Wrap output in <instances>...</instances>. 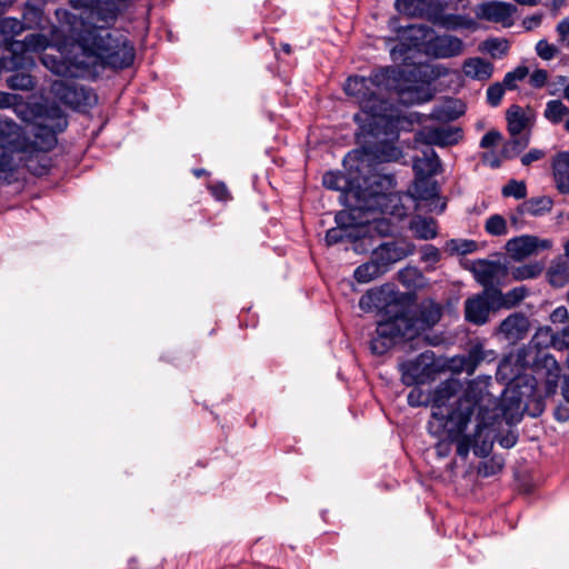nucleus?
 <instances>
[{"instance_id": "nucleus-2", "label": "nucleus", "mask_w": 569, "mask_h": 569, "mask_svg": "<svg viewBox=\"0 0 569 569\" xmlns=\"http://www.w3.org/2000/svg\"><path fill=\"white\" fill-rule=\"evenodd\" d=\"M56 17L63 32L72 40L68 53L44 54L42 63L53 73L64 78H82L97 66L123 69L134 59V48L122 36L113 37L107 27L110 23L90 21L66 9H57Z\"/></svg>"}, {"instance_id": "nucleus-30", "label": "nucleus", "mask_w": 569, "mask_h": 569, "mask_svg": "<svg viewBox=\"0 0 569 569\" xmlns=\"http://www.w3.org/2000/svg\"><path fill=\"white\" fill-rule=\"evenodd\" d=\"M508 131L511 137L519 138L520 133L528 127V118L519 106H511L506 113Z\"/></svg>"}, {"instance_id": "nucleus-57", "label": "nucleus", "mask_w": 569, "mask_h": 569, "mask_svg": "<svg viewBox=\"0 0 569 569\" xmlns=\"http://www.w3.org/2000/svg\"><path fill=\"white\" fill-rule=\"evenodd\" d=\"M511 368V361L509 359L502 360L497 369V379L502 381H511L512 378L508 376V371Z\"/></svg>"}, {"instance_id": "nucleus-50", "label": "nucleus", "mask_w": 569, "mask_h": 569, "mask_svg": "<svg viewBox=\"0 0 569 569\" xmlns=\"http://www.w3.org/2000/svg\"><path fill=\"white\" fill-rule=\"evenodd\" d=\"M487 49L491 54H496V52H499L500 56H503L509 50V43L507 40H499V39H492L487 41Z\"/></svg>"}, {"instance_id": "nucleus-42", "label": "nucleus", "mask_w": 569, "mask_h": 569, "mask_svg": "<svg viewBox=\"0 0 569 569\" xmlns=\"http://www.w3.org/2000/svg\"><path fill=\"white\" fill-rule=\"evenodd\" d=\"M485 230L491 236L508 233L507 220L501 214H492L485 222Z\"/></svg>"}, {"instance_id": "nucleus-41", "label": "nucleus", "mask_w": 569, "mask_h": 569, "mask_svg": "<svg viewBox=\"0 0 569 569\" xmlns=\"http://www.w3.org/2000/svg\"><path fill=\"white\" fill-rule=\"evenodd\" d=\"M529 143L528 134H523L522 137L515 138L511 137L509 141H507L502 148V156L507 159L516 157L520 151H522Z\"/></svg>"}, {"instance_id": "nucleus-10", "label": "nucleus", "mask_w": 569, "mask_h": 569, "mask_svg": "<svg viewBox=\"0 0 569 569\" xmlns=\"http://www.w3.org/2000/svg\"><path fill=\"white\" fill-rule=\"evenodd\" d=\"M51 92L54 98L73 109L90 107L97 100L89 89L68 80L53 81Z\"/></svg>"}, {"instance_id": "nucleus-17", "label": "nucleus", "mask_w": 569, "mask_h": 569, "mask_svg": "<svg viewBox=\"0 0 569 569\" xmlns=\"http://www.w3.org/2000/svg\"><path fill=\"white\" fill-rule=\"evenodd\" d=\"M413 252V246L409 242L405 241H391L385 242L375 249L372 256L377 259V261L381 264V267L386 268V271L389 267Z\"/></svg>"}, {"instance_id": "nucleus-55", "label": "nucleus", "mask_w": 569, "mask_h": 569, "mask_svg": "<svg viewBox=\"0 0 569 569\" xmlns=\"http://www.w3.org/2000/svg\"><path fill=\"white\" fill-rule=\"evenodd\" d=\"M543 157H545V152L542 150L531 149L529 152H527L526 154H523L521 157V163L523 166H529L532 162L542 159Z\"/></svg>"}, {"instance_id": "nucleus-52", "label": "nucleus", "mask_w": 569, "mask_h": 569, "mask_svg": "<svg viewBox=\"0 0 569 569\" xmlns=\"http://www.w3.org/2000/svg\"><path fill=\"white\" fill-rule=\"evenodd\" d=\"M502 462L496 459H491L481 465L479 471L482 476L489 477L502 469Z\"/></svg>"}, {"instance_id": "nucleus-6", "label": "nucleus", "mask_w": 569, "mask_h": 569, "mask_svg": "<svg viewBox=\"0 0 569 569\" xmlns=\"http://www.w3.org/2000/svg\"><path fill=\"white\" fill-rule=\"evenodd\" d=\"M345 167L350 170V179L342 173L327 172L323 176V186L331 190L342 191L349 208L356 202V198H349V193L355 191H365L367 179L375 172H381L378 169L369 170L370 158L360 151L349 152L345 158Z\"/></svg>"}, {"instance_id": "nucleus-64", "label": "nucleus", "mask_w": 569, "mask_h": 569, "mask_svg": "<svg viewBox=\"0 0 569 569\" xmlns=\"http://www.w3.org/2000/svg\"><path fill=\"white\" fill-rule=\"evenodd\" d=\"M555 417L559 421H567L569 419V412L567 409L558 408L555 412Z\"/></svg>"}, {"instance_id": "nucleus-32", "label": "nucleus", "mask_w": 569, "mask_h": 569, "mask_svg": "<svg viewBox=\"0 0 569 569\" xmlns=\"http://www.w3.org/2000/svg\"><path fill=\"white\" fill-rule=\"evenodd\" d=\"M429 0H396L395 8L408 17H423L429 8Z\"/></svg>"}, {"instance_id": "nucleus-37", "label": "nucleus", "mask_w": 569, "mask_h": 569, "mask_svg": "<svg viewBox=\"0 0 569 569\" xmlns=\"http://www.w3.org/2000/svg\"><path fill=\"white\" fill-rule=\"evenodd\" d=\"M543 271V264L540 262H531L516 267L511 270L512 278L516 280L535 279Z\"/></svg>"}, {"instance_id": "nucleus-13", "label": "nucleus", "mask_w": 569, "mask_h": 569, "mask_svg": "<svg viewBox=\"0 0 569 569\" xmlns=\"http://www.w3.org/2000/svg\"><path fill=\"white\" fill-rule=\"evenodd\" d=\"M496 303L492 290L485 289L482 293L475 295L465 301V318L468 322L482 326L489 320L491 306Z\"/></svg>"}, {"instance_id": "nucleus-15", "label": "nucleus", "mask_w": 569, "mask_h": 569, "mask_svg": "<svg viewBox=\"0 0 569 569\" xmlns=\"http://www.w3.org/2000/svg\"><path fill=\"white\" fill-rule=\"evenodd\" d=\"M425 51L428 56L437 59H449L462 54L465 43L456 36L442 34L429 39L425 43Z\"/></svg>"}, {"instance_id": "nucleus-54", "label": "nucleus", "mask_w": 569, "mask_h": 569, "mask_svg": "<svg viewBox=\"0 0 569 569\" xmlns=\"http://www.w3.org/2000/svg\"><path fill=\"white\" fill-rule=\"evenodd\" d=\"M559 36V42L565 44L569 43V17L562 19L556 27Z\"/></svg>"}, {"instance_id": "nucleus-18", "label": "nucleus", "mask_w": 569, "mask_h": 569, "mask_svg": "<svg viewBox=\"0 0 569 569\" xmlns=\"http://www.w3.org/2000/svg\"><path fill=\"white\" fill-rule=\"evenodd\" d=\"M39 127L49 130V133L47 134L46 144L47 148H52L57 142L54 136L56 132L62 131L67 127V120L64 118L62 110L54 104L44 106L43 112L39 117Z\"/></svg>"}, {"instance_id": "nucleus-63", "label": "nucleus", "mask_w": 569, "mask_h": 569, "mask_svg": "<svg viewBox=\"0 0 569 569\" xmlns=\"http://www.w3.org/2000/svg\"><path fill=\"white\" fill-rule=\"evenodd\" d=\"M540 22H541V17L540 16H532L530 18H527L523 21V24H525L527 30H531L532 28L538 27L540 24Z\"/></svg>"}, {"instance_id": "nucleus-28", "label": "nucleus", "mask_w": 569, "mask_h": 569, "mask_svg": "<svg viewBox=\"0 0 569 569\" xmlns=\"http://www.w3.org/2000/svg\"><path fill=\"white\" fill-rule=\"evenodd\" d=\"M552 208V200L548 197H537L523 201L518 206L517 211L520 216H541L549 212Z\"/></svg>"}, {"instance_id": "nucleus-40", "label": "nucleus", "mask_w": 569, "mask_h": 569, "mask_svg": "<svg viewBox=\"0 0 569 569\" xmlns=\"http://www.w3.org/2000/svg\"><path fill=\"white\" fill-rule=\"evenodd\" d=\"M557 338L558 332L553 333L552 330L548 327L539 328L537 332L535 333L531 343H533L536 347H548L549 345H552L557 349H561L557 345Z\"/></svg>"}, {"instance_id": "nucleus-22", "label": "nucleus", "mask_w": 569, "mask_h": 569, "mask_svg": "<svg viewBox=\"0 0 569 569\" xmlns=\"http://www.w3.org/2000/svg\"><path fill=\"white\" fill-rule=\"evenodd\" d=\"M553 178L561 193H569V152H560L552 163Z\"/></svg>"}, {"instance_id": "nucleus-29", "label": "nucleus", "mask_w": 569, "mask_h": 569, "mask_svg": "<svg viewBox=\"0 0 569 569\" xmlns=\"http://www.w3.org/2000/svg\"><path fill=\"white\" fill-rule=\"evenodd\" d=\"M386 268L381 267V264L377 261V259L372 256V259L366 263L360 264L353 272L355 279L360 283L370 282L383 273H386Z\"/></svg>"}, {"instance_id": "nucleus-31", "label": "nucleus", "mask_w": 569, "mask_h": 569, "mask_svg": "<svg viewBox=\"0 0 569 569\" xmlns=\"http://www.w3.org/2000/svg\"><path fill=\"white\" fill-rule=\"evenodd\" d=\"M468 375L471 376L481 362H491L496 359L493 350H486L481 343H475L468 351Z\"/></svg>"}, {"instance_id": "nucleus-14", "label": "nucleus", "mask_w": 569, "mask_h": 569, "mask_svg": "<svg viewBox=\"0 0 569 569\" xmlns=\"http://www.w3.org/2000/svg\"><path fill=\"white\" fill-rule=\"evenodd\" d=\"M461 138V130L452 126L425 127L417 133V141L442 148L457 144Z\"/></svg>"}, {"instance_id": "nucleus-62", "label": "nucleus", "mask_w": 569, "mask_h": 569, "mask_svg": "<svg viewBox=\"0 0 569 569\" xmlns=\"http://www.w3.org/2000/svg\"><path fill=\"white\" fill-rule=\"evenodd\" d=\"M477 248V244L475 241H462L460 242L459 244H457L455 247V249L459 252V253H462V254H466V253H470L472 251H475Z\"/></svg>"}, {"instance_id": "nucleus-51", "label": "nucleus", "mask_w": 569, "mask_h": 569, "mask_svg": "<svg viewBox=\"0 0 569 569\" xmlns=\"http://www.w3.org/2000/svg\"><path fill=\"white\" fill-rule=\"evenodd\" d=\"M549 78V73L545 69L535 70L529 78V83L533 88H542Z\"/></svg>"}, {"instance_id": "nucleus-59", "label": "nucleus", "mask_w": 569, "mask_h": 569, "mask_svg": "<svg viewBox=\"0 0 569 569\" xmlns=\"http://www.w3.org/2000/svg\"><path fill=\"white\" fill-rule=\"evenodd\" d=\"M211 192L218 200H226L229 198V192L223 183H219L211 187Z\"/></svg>"}, {"instance_id": "nucleus-9", "label": "nucleus", "mask_w": 569, "mask_h": 569, "mask_svg": "<svg viewBox=\"0 0 569 569\" xmlns=\"http://www.w3.org/2000/svg\"><path fill=\"white\" fill-rule=\"evenodd\" d=\"M399 370L403 385L408 387L425 385L433 380L438 372L435 353L430 350L421 352L412 359L402 361L399 365Z\"/></svg>"}, {"instance_id": "nucleus-47", "label": "nucleus", "mask_w": 569, "mask_h": 569, "mask_svg": "<svg viewBox=\"0 0 569 569\" xmlns=\"http://www.w3.org/2000/svg\"><path fill=\"white\" fill-rule=\"evenodd\" d=\"M505 84L502 83H493L487 89V100L488 103L492 107H497L505 94Z\"/></svg>"}, {"instance_id": "nucleus-49", "label": "nucleus", "mask_w": 569, "mask_h": 569, "mask_svg": "<svg viewBox=\"0 0 569 569\" xmlns=\"http://www.w3.org/2000/svg\"><path fill=\"white\" fill-rule=\"evenodd\" d=\"M469 361L467 356H456L448 361V368L456 373L467 372L469 368Z\"/></svg>"}, {"instance_id": "nucleus-36", "label": "nucleus", "mask_w": 569, "mask_h": 569, "mask_svg": "<svg viewBox=\"0 0 569 569\" xmlns=\"http://www.w3.org/2000/svg\"><path fill=\"white\" fill-rule=\"evenodd\" d=\"M415 234L425 240L433 239L437 236V224L433 219L418 217L411 223Z\"/></svg>"}, {"instance_id": "nucleus-60", "label": "nucleus", "mask_w": 569, "mask_h": 569, "mask_svg": "<svg viewBox=\"0 0 569 569\" xmlns=\"http://www.w3.org/2000/svg\"><path fill=\"white\" fill-rule=\"evenodd\" d=\"M499 443L503 448H512L517 443V436L515 432L509 431L506 436L499 439Z\"/></svg>"}, {"instance_id": "nucleus-12", "label": "nucleus", "mask_w": 569, "mask_h": 569, "mask_svg": "<svg viewBox=\"0 0 569 569\" xmlns=\"http://www.w3.org/2000/svg\"><path fill=\"white\" fill-rule=\"evenodd\" d=\"M517 8L509 2L490 0L482 1L475 8L476 17L509 28L513 24V14Z\"/></svg>"}, {"instance_id": "nucleus-39", "label": "nucleus", "mask_w": 569, "mask_h": 569, "mask_svg": "<svg viewBox=\"0 0 569 569\" xmlns=\"http://www.w3.org/2000/svg\"><path fill=\"white\" fill-rule=\"evenodd\" d=\"M47 0H27L23 9V19L32 22L42 20Z\"/></svg>"}, {"instance_id": "nucleus-23", "label": "nucleus", "mask_w": 569, "mask_h": 569, "mask_svg": "<svg viewBox=\"0 0 569 569\" xmlns=\"http://www.w3.org/2000/svg\"><path fill=\"white\" fill-rule=\"evenodd\" d=\"M413 170L416 176L432 177L441 171V161L433 150H428L415 160Z\"/></svg>"}, {"instance_id": "nucleus-24", "label": "nucleus", "mask_w": 569, "mask_h": 569, "mask_svg": "<svg viewBox=\"0 0 569 569\" xmlns=\"http://www.w3.org/2000/svg\"><path fill=\"white\" fill-rule=\"evenodd\" d=\"M431 20L447 30L471 29L476 26L471 18L453 13L436 14Z\"/></svg>"}, {"instance_id": "nucleus-3", "label": "nucleus", "mask_w": 569, "mask_h": 569, "mask_svg": "<svg viewBox=\"0 0 569 569\" xmlns=\"http://www.w3.org/2000/svg\"><path fill=\"white\" fill-rule=\"evenodd\" d=\"M389 80V70L381 69L369 77L352 76L345 83V92L360 107L353 120L363 133L378 137L386 133L391 122L392 106L386 98Z\"/></svg>"}, {"instance_id": "nucleus-33", "label": "nucleus", "mask_w": 569, "mask_h": 569, "mask_svg": "<svg viewBox=\"0 0 569 569\" xmlns=\"http://www.w3.org/2000/svg\"><path fill=\"white\" fill-rule=\"evenodd\" d=\"M14 149L7 137H0V176L14 170Z\"/></svg>"}, {"instance_id": "nucleus-58", "label": "nucleus", "mask_w": 569, "mask_h": 569, "mask_svg": "<svg viewBox=\"0 0 569 569\" xmlns=\"http://www.w3.org/2000/svg\"><path fill=\"white\" fill-rule=\"evenodd\" d=\"M18 96L0 91V109L12 107L17 102Z\"/></svg>"}, {"instance_id": "nucleus-44", "label": "nucleus", "mask_w": 569, "mask_h": 569, "mask_svg": "<svg viewBox=\"0 0 569 569\" xmlns=\"http://www.w3.org/2000/svg\"><path fill=\"white\" fill-rule=\"evenodd\" d=\"M528 74L529 69L527 67H517L515 70L506 73L503 78V84L506 88L512 90L517 87L516 82L523 80Z\"/></svg>"}, {"instance_id": "nucleus-20", "label": "nucleus", "mask_w": 569, "mask_h": 569, "mask_svg": "<svg viewBox=\"0 0 569 569\" xmlns=\"http://www.w3.org/2000/svg\"><path fill=\"white\" fill-rule=\"evenodd\" d=\"M472 272L476 280L486 289L491 287L501 272V266L498 262L479 260L473 263Z\"/></svg>"}, {"instance_id": "nucleus-8", "label": "nucleus", "mask_w": 569, "mask_h": 569, "mask_svg": "<svg viewBox=\"0 0 569 569\" xmlns=\"http://www.w3.org/2000/svg\"><path fill=\"white\" fill-rule=\"evenodd\" d=\"M405 295L395 291L390 286L368 290L359 300V307L366 312H383L387 319L396 317L405 308Z\"/></svg>"}, {"instance_id": "nucleus-27", "label": "nucleus", "mask_w": 569, "mask_h": 569, "mask_svg": "<svg viewBox=\"0 0 569 569\" xmlns=\"http://www.w3.org/2000/svg\"><path fill=\"white\" fill-rule=\"evenodd\" d=\"M528 295V289L525 286L516 287L506 293L499 290H492L497 307L510 309L520 303Z\"/></svg>"}, {"instance_id": "nucleus-53", "label": "nucleus", "mask_w": 569, "mask_h": 569, "mask_svg": "<svg viewBox=\"0 0 569 569\" xmlns=\"http://www.w3.org/2000/svg\"><path fill=\"white\" fill-rule=\"evenodd\" d=\"M502 139V136L499 131L490 130L488 131L480 140V147L481 148H490L496 146L500 140Z\"/></svg>"}, {"instance_id": "nucleus-21", "label": "nucleus", "mask_w": 569, "mask_h": 569, "mask_svg": "<svg viewBox=\"0 0 569 569\" xmlns=\"http://www.w3.org/2000/svg\"><path fill=\"white\" fill-rule=\"evenodd\" d=\"M462 70L466 77L482 81L491 78L493 66L482 58L475 57L465 60Z\"/></svg>"}, {"instance_id": "nucleus-25", "label": "nucleus", "mask_w": 569, "mask_h": 569, "mask_svg": "<svg viewBox=\"0 0 569 569\" xmlns=\"http://www.w3.org/2000/svg\"><path fill=\"white\" fill-rule=\"evenodd\" d=\"M549 282L553 287H563L569 282V259L562 256L557 257L550 264L547 272Z\"/></svg>"}, {"instance_id": "nucleus-45", "label": "nucleus", "mask_w": 569, "mask_h": 569, "mask_svg": "<svg viewBox=\"0 0 569 569\" xmlns=\"http://www.w3.org/2000/svg\"><path fill=\"white\" fill-rule=\"evenodd\" d=\"M502 194L505 197L523 199L527 194L526 184L522 181L511 180L502 188Z\"/></svg>"}, {"instance_id": "nucleus-38", "label": "nucleus", "mask_w": 569, "mask_h": 569, "mask_svg": "<svg viewBox=\"0 0 569 569\" xmlns=\"http://www.w3.org/2000/svg\"><path fill=\"white\" fill-rule=\"evenodd\" d=\"M7 86L12 90L30 91L34 89L36 82L31 74L17 72L7 79Z\"/></svg>"}, {"instance_id": "nucleus-19", "label": "nucleus", "mask_w": 569, "mask_h": 569, "mask_svg": "<svg viewBox=\"0 0 569 569\" xmlns=\"http://www.w3.org/2000/svg\"><path fill=\"white\" fill-rule=\"evenodd\" d=\"M530 329L529 319L522 313L508 316L499 326V332L510 342L522 340Z\"/></svg>"}, {"instance_id": "nucleus-43", "label": "nucleus", "mask_w": 569, "mask_h": 569, "mask_svg": "<svg viewBox=\"0 0 569 569\" xmlns=\"http://www.w3.org/2000/svg\"><path fill=\"white\" fill-rule=\"evenodd\" d=\"M49 46V39L41 33H31L26 36L23 47L29 51L44 50Z\"/></svg>"}, {"instance_id": "nucleus-4", "label": "nucleus", "mask_w": 569, "mask_h": 569, "mask_svg": "<svg viewBox=\"0 0 569 569\" xmlns=\"http://www.w3.org/2000/svg\"><path fill=\"white\" fill-rule=\"evenodd\" d=\"M442 309L433 302L423 303L419 315L406 303L396 317L378 322L376 336L370 341L372 353L381 356L396 345L413 339L439 322Z\"/></svg>"}, {"instance_id": "nucleus-61", "label": "nucleus", "mask_w": 569, "mask_h": 569, "mask_svg": "<svg viewBox=\"0 0 569 569\" xmlns=\"http://www.w3.org/2000/svg\"><path fill=\"white\" fill-rule=\"evenodd\" d=\"M440 257L439 250L433 246L423 248V259L428 261H438Z\"/></svg>"}, {"instance_id": "nucleus-1", "label": "nucleus", "mask_w": 569, "mask_h": 569, "mask_svg": "<svg viewBox=\"0 0 569 569\" xmlns=\"http://www.w3.org/2000/svg\"><path fill=\"white\" fill-rule=\"evenodd\" d=\"M486 381L475 379L463 389L459 379L439 383L430 395L431 418L428 430L437 438L457 443V453L467 458L470 449L478 457H487L496 440L497 425L502 415L508 421L510 407L506 398L500 403L487 390Z\"/></svg>"}, {"instance_id": "nucleus-5", "label": "nucleus", "mask_w": 569, "mask_h": 569, "mask_svg": "<svg viewBox=\"0 0 569 569\" xmlns=\"http://www.w3.org/2000/svg\"><path fill=\"white\" fill-rule=\"evenodd\" d=\"M365 191H355L349 193V198H356V202H368L372 208L363 210L362 217L368 218L369 221L359 226L362 237L376 231L381 236H387L392 232V226L386 218H380L379 214H390L401 217L405 213L403 207L400 204V197L393 191L395 178L390 173L375 172L366 182Z\"/></svg>"}, {"instance_id": "nucleus-46", "label": "nucleus", "mask_w": 569, "mask_h": 569, "mask_svg": "<svg viewBox=\"0 0 569 569\" xmlns=\"http://www.w3.org/2000/svg\"><path fill=\"white\" fill-rule=\"evenodd\" d=\"M536 52L542 60L549 61L558 54L559 50L556 46L542 39L537 42Z\"/></svg>"}, {"instance_id": "nucleus-56", "label": "nucleus", "mask_w": 569, "mask_h": 569, "mask_svg": "<svg viewBox=\"0 0 569 569\" xmlns=\"http://www.w3.org/2000/svg\"><path fill=\"white\" fill-rule=\"evenodd\" d=\"M569 318L568 309L563 306L556 308L551 315L550 320L552 323H562Z\"/></svg>"}, {"instance_id": "nucleus-7", "label": "nucleus", "mask_w": 569, "mask_h": 569, "mask_svg": "<svg viewBox=\"0 0 569 569\" xmlns=\"http://www.w3.org/2000/svg\"><path fill=\"white\" fill-rule=\"evenodd\" d=\"M368 202L352 203L348 210L339 211L336 217V228H331L326 233V242L328 246L339 243L343 240H356L362 237L361 230L358 228L368 222V218H363V210L371 208Z\"/></svg>"}, {"instance_id": "nucleus-16", "label": "nucleus", "mask_w": 569, "mask_h": 569, "mask_svg": "<svg viewBox=\"0 0 569 569\" xmlns=\"http://www.w3.org/2000/svg\"><path fill=\"white\" fill-rule=\"evenodd\" d=\"M536 373L543 380L545 393L552 396L558 390V382L563 375L552 355L541 353L535 360Z\"/></svg>"}, {"instance_id": "nucleus-26", "label": "nucleus", "mask_w": 569, "mask_h": 569, "mask_svg": "<svg viewBox=\"0 0 569 569\" xmlns=\"http://www.w3.org/2000/svg\"><path fill=\"white\" fill-rule=\"evenodd\" d=\"M413 198L420 200H431L438 197V184L431 177L416 176L413 186L411 188Z\"/></svg>"}, {"instance_id": "nucleus-34", "label": "nucleus", "mask_w": 569, "mask_h": 569, "mask_svg": "<svg viewBox=\"0 0 569 569\" xmlns=\"http://www.w3.org/2000/svg\"><path fill=\"white\" fill-rule=\"evenodd\" d=\"M24 30V24L21 20L7 17L0 19V42H7L20 34Z\"/></svg>"}, {"instance_id": "nucleus-11", "label": "nucleus", "mask_w": 569, "mask_h": 569, "mask_svg": "<svg viewBox=\"0 0 569 569\" xmlns=\"http://www.w3.org/2000/svg\"><path fill=\"white\" fill-rule=\"evenodd\" d=\"M552 241L549 239H540L536 236L522 234L509 239L505 249L507 254L515 261L525 260L540 251L549 250Z\"/></svg>"}, {"instance_id": "nucleus-35", "label": "nucleus", "mask_w": 569, "mask_h": 569, "mask_svg": "<svg viewBox=\"0 0 569 569\" xmlns=\"http://www.w3.org/2000/svg\"><path fill=\"white\" fill-rule=\"evenodd\" d=\"M569 116V108L561 100H550L546 103L543 117L551 123L558 124Z\"/></svg>"}, {"instance_id": "nucleus-48", "label": "nucleus", "mask_w": 569, "mask_h": 569, "mask_svg": "<svg viewBox=\"0 0 569 569\" xmlns=\"http://www.w3.org/2000/svg\"><path fill=\"white\" fill-rule=\"evenodd\" d=\"M411 407H420L430 405V396H426L421 389H412L407 397Z\"/></svg>"}]
</instances>
